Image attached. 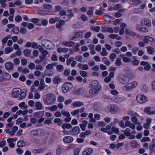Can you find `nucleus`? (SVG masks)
I'll use <instances>...</instances> for the list:
<instances>
[{
  "mask_svg": "<svg viewBox=\"0 0 155 155\" xmlns=\"http://www.w3.org/2000/svg\"><path fill=\"white\" fill-rule=\"evenodd\" d=\"M25 89L21 90V89L15 88L13 89L11 92V94L12 97L15 98H17L19 97V100H21L24 99L26 96L25 92L24 91Z\"/></svg>",
  "mask_w": 155,
  "mask_h": 155,
  "instance_id": "nucleus-1",
  "label": "nucleus"
},
{
  "mask_svg": "<svg viewBox=\"0 0 155 155\" xmlns=\"http://www.w3.org/2000/svg\"><path fill=\"white\" fill-rule=\"evenodd\" d=\"M56 101V96L54 94L52 93L47 94L46 98L43 100L44 104L48 105H52L54 104Z\"/></svg>",
  "mask_w": 155,
  "mask_h": 155,
  "instance_id": "nucleus-2",
  "label": "nucleus"
},
{
  "mask_svg": "<svg viewBox=\"0 0 155 155\" xmlns=\"http://www.w3.org/2000/svg\"><path fill=\"white\" fill-rule=\"evenodd\" d=\"M13 122L8 123L6 125V129L5 131L6 133L9 134L10 135L13 136L15 132L18 130V127L16 126H14L12 129L9 128V127H12L13 125Z\"/></svg>",
  "mask_w": 155,
  "mask_h": 155,
  "instance_id": "nucleus-3",
  "label": "nucleus"
},
{
  "mask_svg": "<svg viewBox=\"0 0 155 155\" xmlns=\"http://www.w3.org/2000/svg\"><path fill=\"white\" fill-rule=\"evenodd\" d=\"M42 46L48 50L52 49L55 47L53 43L49 40L43 39L41 41Z\"/></svg>",
  "mask_w": 155,
  "mask_h": 155,
  "instance_id": "nucleus-4",
  "label": "nucleus"
},
{
  "mask_svg": "<svg viewBox=\"0 0 155 155\" xmlns=\"http://www.w3.org/2000/svg\"><path fill=\"white\" fill-rule=\"evenodd\" d=\"M136 100L139 103L142 104L148 101V98L142 94H139L136 96Z\"/></svg>",
  "mask_w": 155,
  "mask_h": 155,
  "instance_id": "nucleus-5",
  "label": "nucleus"
},
{
  "mask_svg": "<svg viewBox=\"0 0 155 155\" xmlns=\"http://www.w3.org/2000/svg\"><path fill=\"white\" fill-rule=\"evenodd\" d=\"M138 85V83L136 81L132 82L131 83L127 84L123 86L122 89L125 91H128L136 87Z\"/></svg>",
  "mask_w": 155,
  "mask_h": 155,
  "instance_id": "nucleus-6",
  "label": "nucleus"
},
{
  "mask_svg": "<svg viewBox=\"0 0 155 155\" xmlns=\"http://www.w3.org/2000/svg\"><path fill=\"white\" fill-rule=\"evenodd\" d=\"M72 87L73 85L71 83H65L64 84L62 88V91L64 93H66L71 90Z\"/></svg>",
  "mask_w": 155,
  "mask_h": 155,
  "instance_id": "nucleus-7",
  "label": "nucleus"
},
{
  "mask_svg": "<svg viewBox=\"0 0 155 155\" xmlns=\"http://www.w3.org/2000/svg\"><path fill=\"white\" fill-rule=\"evenodd\" d=\"M118 109V108L117 106L114 104L108 105L106 109L107 112H110L113 114L115 113Z\"/></svg>",
  "mask_w": 155,
  "mask_h": 155,
  "instance_id": "nucleus-8",
  "label": "nucleus"
},
{
  "mask_svg": "<svg viewBox=\"0 0 155 155\" xmlns=\"http://www.w3.org/2000/svg\"><path fill=\"white\" fill-rule=\"evenodd\" d=\"M81 132V129L78 126H76L71 129L70 130V132L71 135L77 136Z\"/></svg>",
  "mask_w": 155,
  "mask_h": 155,
  "instance_id": "nucleus-9",
  "label": "nucleus"
},
{
  "mask_svg": "<svg viewBox=\"0 0 155 155\" xmlns=\"http://www.w3.org/2000/svg\"><path fill=\"white\" fill-rule=\"evenodd\" d=\"M119 82L123 84H125L128 83L129 81V78L124 75H121L118 78Z\"/></svg>",
  "mask_w": 155,
  "mask_h": 155,
  "instance_id": "nucleus-10",
  "label": "nucleus"
},
{
  "mask_svg": "<svg viewBox=\"0 0 155 155\" xmlns=\"http://www.w3.org/2000/svg\"><path fill=\"white\" fill-rule=\"evenodd\" d=\"M144 111L147 114L150 115L155 114V108L154 107H148L144 109Z\"/></svg>",
  "mask_w": 155,
  "mask_h": 155,
  "instance_id": "nucleus-11",
  "label": "nucleus"
},
{
  "mask_svg": "<svg viewBox=\"0 0 155 155\" xmlns=\"http://www.w3.org/2000/svg\"><path fill=\"white\" fill-rule=\"evenodd\" d=\"M142 25L145 26L147 27H150L151 26L150 21L147 18H143L140 21Z\"/></svg>",
  "mask_w": 155,
  "mask_h": 155,
  "instance_id": "nucleus-12",
  "label": "nucleus"
},
{
  "mask_svg": "<svg viewBox=\"0 0 155 155\" xmlns=\"http://www.w3.org/2000/svg\"><path fill=\"white\" fill-rule=\"evenodd\" d=\"M83 33L81 32H76L73 36L70 35L69 36V39L70 40H72L75 38L81 37Z\"/></svg>",
  "mask_w": 155,
  "mask_h": 155,
  "instance_id": "nucleus-13",
  "label": "nucleus"
},
{
  "mask_svg": "<svg viewBox=\"0 0 155 155\" xmlns=\"http://www.w3.org/2000/svg\"><path fill=\"white\" fill-rule=\"evenodd\" d=\"M91 87L101 89V86L99 84L98 81L94 80L92 81L91 84Z\"/></svg>",
  "mask_w": 155,
  "mask_h": 155,
  "instance_id": "nucleus-14",
  "label": "nucleus"
},
{
  "mask_svg": "<svg viewBox=\"0 0 155 155\" xmlns=\"http://www.w3.org/2000/svg\"><path fill=\"white\" fill-rule=\"evenodd\" d=\"M68 20V18L65 21L64 20H61L59 21V23L56 24V27L57 28H58L59 31H61L62 28H61L63 25H64L65 22Z\"/></svg>",
  "mask_w": 155,
  "mask_h": 155,
  "instance_id": "nucleus-15",
  "label": "nucleus"
},
{
  "mask_svg": "<svg viewBox=\"0 0 155 155\" xmlns=\"http://www.w3.org/2000/svg\"><path fill=\"white\" fill-rule=\"evenodd\" d=\"M93 151V150L91 148L85 149L82 153V155H91Z\"/></svg>",
  "mask_w": 155,
  "mask_h": 155,
  "instance_id": "nucleus-16",
  "label": "nucleus"
},
{
  "mask_svg": "<svg viewBox=\"0 0 155 155\" xmlns=\"http://www.w3.org/2000/svg\"><path fill=\"white\" fill-rule=\"evenodd\" d=\"M5 67L7 70H12L14 67V64L12 62H8L5 64Z\"/></svg>",
  "mask_w": 155,
  "mask_h": 155,
  "instance_id": "nucleus-17",
  "label": "nucleus"
},
{
  "mask_svg": "<svg viewBox=\"0 0 155 155\" xmlns=\"http://www.w3.org/2000/svg\"><path fill=\"white\" fill-rule=\"evenodd\" d=\"M1 77L2 79L8 80L10 79L11 76L7 72H3L2 74Z\"/></svg>",
  "mask_w": 155,
  "mask_h": 155,
  "instance_id": "nucleus-18",
  "label": "nucleus"
},
{
  "mask_svg": "<svg viewBox=\"0 0 155 155\" xmlns=\"http://www.w3.org/2000/svg\"><path fill=\"white\" fill-rule=\"evenodd\" d=\"M63 141L65 143H68L72 142L73 138L71 136H66L63 139Z\"/></svg>",
  "mask_w": 155,
  "mask_h": 155,
  "instance_id": "nucleus-19",
  "label": "nucleus"
},
{
  "mask_svg": "<svg viewBox=\"0 0 155 155\" xmlns=\"http://www.w3.org/2000/svg\"><path fill=\"white\" fill-rule=\"evenodd\" d=\"M62 44L65 46L72 47L74 45V43L71 41H64L62 43Z\"/></svg>",
  "mask_w": 155,
  "mask_h": 155,
  "instance_id": "nucleus-20",
  "label": "nucleus"
},
{
  "mask_svg": "<svg viewBox=\"0 0 155 155\" xmlns=\"http://www.w3.org/2000/svg\"><path fill=\"white\" fill-rule=\"evenodd\" d=\"M140 88L143 93L147 92L148 90V87L147 85L145 84H141L140 87Z\"/></svg>",
  "mask_w": 155,
  "mask_h": 155,
  "instance_id": "nucleus-21",
  "label": "nucleus"
},
{
  "mask_svg": "<svg viewBox=\"0 0 155 155\" xmlns=\"http://www.w3.org/2000/svg\"><path fill=\"white\" fill-rule=\"evenodd\" d=\"M84 105L83 102L79 101H75L72 104V105L74 107H79Z\"/></svg>",
  "mask_w": 155,
  "mask_h": 155,
  "instance_id": "nucleus-22",
  "label": "nucleus"
},
{
  "mask_svg": "<svg viewBox=\"0 0 155 155\" xmlns=\"http://www.w3.org/2000/svg\"><path fill=\"white\" fill-rule=\"evenodd\" d=\"M154 139L152 141L150 144V149L151 153L155 152V143H154Z\"/></svg>",
  "mask_w": 155,
  "mask_h": 155,
  "instance_id": "nucleus-23",
  "label": "nucleus"
},
{
  "mask_svg": "<svg viewBox=\"0 0 155 155\" xmlns=\"http://www.w3.org/2000/svg\"><path fill=\"white\" fill-rule=\"evenodd\" d=\"M91 88L89 90V92L91 94H94L97 93L101 89L93 87H91Z\"/></svg>",
  "mask_w": 155,
  "mask_h": 155,
  "instance_id": "nucleus-24",
  "label": "nucleus"
},
{
  "mask_svg": "<svg viewBox=\"0 0 155 155\" xmlns=\"http://www.w3.org/2000/svg\"><path fill=\"white\" fill-rule=\"evenodd\" d=\"M87 123L88 121L87 120H84L82 121L81 124H80V128L82 130H85Z\"/></svg>",
  "mask_w": 155,
  "mask_h": 155,
  "instance_id": "nucleus-25",
  "label": "nucleus"
},
{
  "mask_svg": "<svg viewBox=\"0 0 155 155\" xmlns=\"http://www.w3.org/2000/svg\"><path fill=\"white\" fill-rule=\"evenodd\" d=\"M39 46L40 47V48L39 49L40 52L43 55L46 57V56L48 54V51L45 50L43 48L41 47V45H39Z\"/></svg>",
  "mask_w": 155,
  "mask_h": 155,
  "instance_id": "nucleus-26",
  "label": "nucleus"
},
{
  "mask_svg": "<svg viewBox=\"0 0 155 155\" xmlns=\"http://www.w3.org/2000/svg\"><path fill=\"white\" fill-rule=\"evenodd\" d=\"M130 145L133 148H138L140 147L137 142L135 140H132L131 141Z\"/></svg>",
  "mask_w": 155,
  "mask_h": 155,
  "instance_id": "nucleus-27",
  "label": "nucleus"
},
{
  "mask_svg": "<svg viewBox=\"0 0 155 155\" xmlns=\"http://www.w3.org/2000/svg\"><path fill=\"white\" fill-rule=\"evenodd\" d=\"M142 2V0H130V3L131 5H137L140 4Z\"/></svg>",
  "mask_w": 155,
  "mask_h": 155,
  "instance_id": "nucleus-28",
  "label": "nucleus"
},
{
  "mask_svg": "<svg viewBox=\"0 0 155 155\" xmlns=\"http://www.w3.org/2000/svg\"><path fill=\"white\" fill-rule=\"evenodd\" d=\"M61 78L58 76H56L53 79V82L55 84H57L61 81Z\"/></svg>",
  "mask_w": 155,
  "mask_h": 155,
  "instance_id": "nucleus-29",
  "label": "nucleus"
},
{
  "mask_svg": "<svg viewBox=\"0 0 155 155\" xmlns=\"http://www.w3.org/2000/svg\"><path fill=\"white\" fill-rule=\"evenodd\" d=\"M44 113L43 111H39L35 112L34 114V116L36 118H39L43 117L44 115Z\"/></svg>",
  "mask_w": 155,
  "mask_h": 155,
  "instance_id": "nucleus-30",
  "label": "nucleus"
},
{
  "mask_svg": "<svg viewBox=\"0 0 155 155\" xmlns=\"http://www.w3.org/2000/svg\"><path fill=\"white\" fill-rule=\"evenodd\" d=\"M151 119H147V123L143 125V127L145 129H148L150 126V124L151 122Z\"/></svg>",
  "mask_w": 155,
  "mask_h": 155,
  "instance_id": "nucleus-31",
  "label": "nucleus"
},
{
  "mask_svg": "<svg viewBox=\"0 0 155 155\" xmlns=\"http://www.w3.org/2000/svg\"><path fill=\"white\" fill-rule=\"evenodd\" d=\"M137 117H140V118L142 120V117L140 116V117H133L131 118V120L132 122L136 124L139 125L140 123L137 121Z\"/></svg>",
  "mask_w": 155,
  "mask_h": 155,
  "instance_id": "nucleus-32",
  "label": "nucleus"
},
{
  "mask_svg": "<svg viewBox=\"0 0 155 155\" xmlns=\"http://www.w3.org/2000/svg\"><path fill=\"white\" fill-rule=\"evenodd\" d=\"M31 51L29 49H26L23 51V54L24 55L27 57H29L31 54Z\"/></svg>",
  "mask_w": 155,
  "mask_h": 155,
  "instance_id": "nucleus-33",
  "label": "nucleus"
},
{
  "mask_svg": "<svg viewBox=\"0 0 155 155\" xmlns=\"http://www.w3.org/2000/svg\"><path fill=\"white\" fill-rule=\"evenodd\" d=\"M128 114L132 116L133 117H140L139 115L136 113L132 110H130L128 111Z\"/></svg>",
  "mask_w": 155,
  "mask_h": 155,
  "instance_id": "nucleus-34",
  "label": "nucleus"
},
{
  "mask_svg": "<svg viewBox=\"0 0 155 155\" xmlns=\"http://www.w3.org/2000/svg\"><path fill=\"white\" fill-rule=\"evenodd\" d=\"M35 106L38 110H41L43 108L42 104L40 102H36L35 103Z\"/></svg>",
  "mask_w": 155,
  "mask_h": 155,
  "instance_id": "nucleus-35",
  "label": "nucleus"
},
{
  "mask_svg": "<svg viewBox=\"0 0 155 155\" xmlns=\"http://www.w3.org/2000/svg\"><path fill=\"white\" fill-rule=\"evenodd\" d=\"M102 61L103 63L107 66H109L110 64V62L106 57H104L103 58Z\"/></svg>",
  "mask_w": 155,
  "mask_h": 155,
  "instance_id": "nucleus-36",
  "label": "nucleus"
},
{
  "mask_svg": "<svg viewBox=\"0 0 155 155\" xmlns=\"http://www.w3.org/2000/svg\"><path fill=\"white\" fill-rule=\"evenodd\" d=\"M44 151V150L42 148H40L38 149H34L33 150V153H43Z\"/></svg>",
  "mask_w": 155,
  "mask_h": 155,
  "instance_id": "nucleus-37",
  "label": "nucleus"
},
{
  "mask_svg": "<svg viewBox=\"0 0 155 155\" xmlns=\"http://www.w3.org/2000/svg\"><path fill=\"white\" fill-rule=\"evenodd\" d=\"M13 51V48L12 47H6L5 49V54H9Z\"/></svg>",
  "mask_w": 155,
  "mask_h": 155,
  "instance_id": "nucleus-38",
  "label": "nucleus"
},
{
  "mask_svg": "<svg viewBox=\"0 0 155 155\" xmlns=\"http://www.w3.org/2000/svg\"><path fill=\"white\" fill-rule=\"evenodd\" d=\"M25 142L23 140L18 141L17 143V145L19 147H22L25 145Z\"/></svg>",
  "mask_w": 155,
  "mask_h": 155,
  "instance_id": "nucleus-39",
  "label": "nucleus"
},
{
  "mask_svg": "<svg viewBox=\"0 0 155 155\" xmlns=\"http://www.w3.org/2000/svg\"><path fill=\"white\" fill-rule=\"evenodd\" d=\"M43 7L45 9L48 10H51L53 8V6L51 5L46 3L43 4Z\"/></svg>",
  "mask_w": 155,
  "mask_h": 155,
  "instance_id": "nucleus-40",
  "label": "nucleus"
},
{
  "mask_svg": "<svg viewBox=\"0 0 155 155\" xmlns=\"http://www.w3.org/2000/svg\"><path fill=\"white\" fill-rule=\"evenodd\" d=\"M89 10H88L87 12L88 15L92 16L93 15L94 10V7H91L89 8Z\"/></svg>",
  "mask_w": 155,
  "mask_h": 155,
  "instance_id": "nucleus-41",
  "label": "nucleus"
},
{
  "mask_svg": "<svg viewBox=\"0 0 155 155\" xmlns=\"http://www.w3.org/2000/svg\"><path fill=\"white\" fill-rule=\"evenodd\" d=\"M130 128H127L124 130V133L126 136L129 137L130 136L131 134L130 132Z\"/></svg>",
  "mask_w": 155,
  "mask_h": 155,
  "instance_id": "nucleus-42",
  "label": "nucleus"
},
{
  "mask_svg": "<svg viewBox=\"0 0 155 155\" xmlns=\"http://www.w3.org/2000/svg\"><path fill=\"white\" fill-rule=\"evenodd\" d=\"M147 49L148 53L150 54H152L154 52V49L151 46L147 47Z\"/></svg>",
  "mask_w": 155,
  "mask_h": 155,
  "instance_id": "nucleus-43",
  "label": "nucleus"
},
{
  "mask_svg": "<svg viewBox=\"0 0 155 155\" xmlns=\"http://www.w3.org/2000/svg\"><path fill=\"white\" fill-rule=\"evenodd\" d=\"M44 73L46 76H51L54 74V72L52 71L46 70L45 71Z\"/></svg>",
  "mask_w": 155,
  "mask_h": 155,
  "instance_id": "nucleus-44",
  "label": "nucleus"
},
{
  "mask_svg": "<svg viewBox=\"0 0 155 155\" xmlns=\"http://www.w3.org/2000/svg\"><path fill=\"white\" fill-rule=\"evenodd\" d=\"M125 33L127 34L128 35L132 37L136 35L134 32L132 31H129L127 29L125 30Z\"/></svg>",
  "mask_w": 155,
  "mask_h": 155,
  "instance_id": "nucleus-45",
  "label": "nucleus"
},
{
  "mask_svg": "<svg viewBox=\"0 0 155 155\" xmlns=\"http://www.w3.org/2000/svg\"><path fill=\"white\" fill-rule=\"evenodd\" d=\"M104 19L107 22H111L112 17L109 15H106L104 16Z\"/></svg>",
  "mask_w": 155,
  "mask_h": 155,
  "instance_id": "nucleus-46",
  "label": "nucleus"
},
{
  "mask_svg": "<svg viewBox=\"0 0 155 155\" xmlns=\"http://www.w3.org/2000/svg\"><path fill=\"white\" fill-rule=\"evenodd\" d=\"M100 54L102 56H106L108 55V53L107 52L106 49L104 48H102V51L100 53Z\"/></svg>",
  "mask_w": 155,
  "mask_h": 155,
  "instance_id": "nucleus-47",
  "label": "nucleus"
},
{
  "mask_svg": "<svg viewBox=\"0 0 155 155\" xmlns=\"http://www.w3.org/2000/svg\"><path fill=\"white\" fill-rule=\"evenodd\" d=\"M61 113L62 115L65 117H69L71 116L69 112L64 111V110H61Z\"/></svg>",
  "mask_w": 155,
  "mask_h": 155,
  "instance_id": "nucleus-48",
  "label": "nucleus"
},
{
  "mask_svg": "<svg viewBox=\"0 0 155 155\" xmlns=\"http://www.w3.org/2000/svg\"><path fill=\"white\" fill-rule=\"evenodd\" d=\"M64 68V67L63 65L61 64H59L56 67V69L59 72H62Z\"/></svg>",
  "mask_w": 155,
  "mask_h": 155,
  "instance_id": "nucleus-49",
  "label": "nucleus"
},
{
  "mask_svg": "<svg viewBox=\"0 0 155 155\" xmlns=\"http://www.w3.org/2000/svg\"><path fill=\"white\" fill-rule=\"evenodd\" d=\"M115 64L117 66H120L122 64L121 60L120 58H117L116 60Z\"/></svg>",
  "mask_w": 155,
  "mask_h": 155,
  "instance_id": "nucleus-50",
  "label": "nucleus"
},
{
  "mask_svg": "<svg viewBox=\"0 0 155 155\" xmlns=\"http://www.w3.org/2000/svg\"><path fill=\"white\" fill-rule=\"evenodd\" d=\"M39 21V19L38 18H33L31 19V21L35 24H36L39 26L41 25V24H38V23Z\"/></svg>",
  "mask_w": 155,
  "mask_h": 155,
  "instance_id": "nucleus-51",
  "label": "nucleus"
},
{
  "mask_svg": "<svg viewBox=\"0 0 155 155\" xmlns=\"http://www.w3.org/2000/svg\"><path fill=\"white\" fill-rule=\"evenodd\" d=\"M116 57V55L114 53H111L110 55L109 58L111 61H114Z\"/></svg>",
  "mask_w": 155,
  "mask_h": 155,
  "instance_id": "nucleus-52",
  "label": "nucleus"
},
{
  "mask_svg": "<svg viewBox=\"0 0 155 155\" xmlns=\"http://www.w3.org/2000/svg\"><path fill=\"white\" fill-rule=\"evenodd\" d=\"M13 32L15 34H18L20 31L19 29L17 27H15L12 30Z\"/></svg>",
  "mask_w": 155,
  "mask_h": 155,
  "instance_id": "nucleus-53",
  "label": "nucleus"
},
{
  "mask_svg": "<svg viewBox=\"0 0 155 155\" xmlns=\"http://www.w3.org/2000/svg\"><path fill=\"white\" fill-rule=\"evenodd\" d=\"M65 99L64 97L60 96L58 97L57 99L58 101V102H62L64 101Z\"/></svg>",
  "mask_w": 155,
  "mask_h": 155,
  "instance_id": "nucleus-54",
  "label": "nucleus"
},
{
  "mask_svg": "<svg viewBox=\"0 0 155 155\" xmlns=\"http://www.w3.org/2000/svg\"><path fill=\"white\" fill-rule=\"evenodd\" d=\"M66 12L65 11H62L59 12V14L61 15L60 17L59 18L60 19H62V17L64 16V15H65L66 14Z\"/></svg>",
  "mask_w": 155,
  "mask_h": 155,
  "instance_id": "nucleus-55",
  "label": "nucleus"
},
{
  "mask_svg": "<svg viewBox=\"0 0 155 155\" xmlns=\"http://www.w3.org/2000/svg\"><path fill=\"white\" fill-rule=\"evenodd\" d=\"M123 62L125 63H128L130 62L131 60V59L127 57H125L123 58Z\"/></svg>",
  "mask_w": 155,
  "mask_h": 155,
  "instance_id": "nucleus-56",
  "label": "nucleus"
},
{
  "mask_svg": "<svg viewBox=\"0 0 155 155\" xmlns=\"http://www.w3.org/2000/svg\"><path fill=\"white\" fill-rule=\"evenodd\" d=\"M114 45L116 47H119L123 45V43L121 41H117L115 42Z\"/></svg>",
  "mask_w": 155,
  "mask_h": 155,
  "instance_id": "nucleus-57",
  "label": "nucleus"
},
{
  "mask_svg": "<svg viewBox=\"0 0 155 155\" xmlns=\"http://www.w3.org/2000/svg\"><path fill=\"white\" fill-rule=\"evenodd\" d=\"M83 58L81 55H77L75 57V59L78 61L81 62Z\"/></svg>",
  "mask_w": 155,
  "mask_h": 155,
  "instance_id": "nucleus-58",
  "label": "nucleus"
},
{
  "mask_svg": "<svg viewBox=\"0 0 155 155\" xmlns=\"http://www.w3.org/2000/svg\"><path fill=\"white\" fill-rule=\"evenodd\" d=\"M6 0H1L0 2V3L1 5L2 8H4L6 7Z\"/></svg>",
  "mask_w": 155,
  "mask_h": 155,
  "instance_id": "nucleus-59",
  "label": "nucleus"
},
{
  "mask_svg": "<svg viewBox=\"0 0 155 155\" xmlns=\"http://www.w3.org/2000/svg\"><path fill=\"white\" fill-rule=\"evenodd\" d=\"M122 7L121 5L120 4H117L113 6V9L115 10H117L118 8Z\"/></svg>",
  "mask_w": 155,
  "mask_h": 155,
  "instance_id": "nucleus-60",
  "label": "nucleus"
},
{
  "mask_svg": "<svg viewBox=\"0 0 155 155\" xmlns=\"http://www.w3.org/2000/svg\"><path fill=\"white\" fill-rule=\"evenodd\" d=\"M15 20L17 22H19L22 20V18L19 15H18L15 17Z\"/></svg>",
  "mask_w": 155,
  "mask_h": 155,
  "instance_id": "nucleus-61",
  "label": "nucleus"
},
{
  "mask_svg": "<svg viewBox=\"0 0 155 155\" xmlns=\"http://www.w3.org/2000/svg\"><path fill=\"white\" fill-rule=\"evenodd\" d=\"M100 29V28L99 26H97L94 27H93L91 28V30L93 31H95L96 32H98L99 31Z\"/></svg>",
  "mask_w": 155,
  "mask_h": 155,
  "instance_id": "nucleus-62",
  "label": "nucleus"
},
{
  "mask_svg": "<svg viewBox=\"0 0 155 155\" xmlns=\"http://www.w3.org/2000/svg\"><path fill=\"white\" fill-rule=\"evenodd\" d=\"M97 125L99 127H104L106 126V124L103 121H99L97 123Z\"/></svg>",
  "mask_w": 155,
  "mask_h": 155,
  "instance_id": "nucleus-63",
  "label": "nucleus"
},
{
  "mask_svg": "<svg viewBox=\"0 0 155 155\" xmlns=\"http://www.w3.org/2000/svg\"><path fill=\"white\" fill-rule=\"evenodd\" d=\"M50 108V110L52 111H54L58 109L57 106L56 105L51 106Z\"/></svg>",
  "mask_w": 155,
  "mask_h": 155,
  "instance_id": "nucleus-64",
  "label": "nucleus"
}]
</instances>
